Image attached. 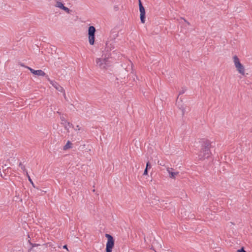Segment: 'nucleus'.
<instances>
[{
	"label": "nucleus",
	"instance_id": "obj_24",
	"mask_svg": "<svg viewBox=\"0 0 252 252\" xmlns=\"http://www.w3.org/2000/svg\"><path fill=\"white\" fill-rule=\"evenodd\" d=\"M114 9H115L116 11L118 10V6H114Z\"/></svg>",
	"mask_w": 252,
	"mask_h": 252
},
{
	"label": "nucleus",
	"instance_id": "obj_10",
	"mask_svg": "<svg viewBox=\"0 0 252 252\" xmlns=\"http://www.w3.org/2000/svg\"><path fill=\"white\" fill-rule=\"evenodd\" d=\"M168 171L170 175V177L173 179L175 178L176 176L179 174L178 172H172L169 169H168Z\"/></svg>",
	"mask_w": 252,
	"mask_h": 252
},
{
	"label": "nucleus",
	"instance_id": "obj_18",
	"mask_svg": "<svg viewBox=\"0 0 252 252\" xmlns=\"http://www.w3.org/2000/svg\"><path fill=\"white\" fill-rule=\"evenodd\" d=\"M151 168V163H150L149 161H148L147 163H146V169H150Z\"/></svg>",
	"mask_w": 252,
	"mask_h": 252
},
{
	"label": "nucleus",
	"instance_id": "obj_6",
	"mask_svg": "<svg viewBox=\"0 0 252 252\" xmlns=\"http://www.w3.org/2000/svg\"><path fill=\"white\" fill-rule=\"evenodd\" d=\"M138 5L139 7V11L140 12V20L142 23H144L145 22V9L142 5L141 0H138Z\"/></svg>",
	"mask_w": 252,
	"mask_h": 252
},
{
	"label": "nucleus",
	"instance_id": "obj_22",
	"mask_svg": "<svg viewBox=\"0 0 252 252\" xmlns=\"http://www.w3.org/2000/svg\"><path fill=\"white\" fill-rule=\"evenodd\" d=\"M62 93H63V94L64 97V98L66 99V95H65V90H64V92H62Z\"/></svg>",
	"mask_w": 252,
	"mask_h": 252
},
{
	"label": "nucleus",
	"instance_id": "obj_4",
	"mask_svg": "<svg viewBox=\"0 0 252 252\" xmlns=\"http://www.w3.org/2000/svg\"><path fill=\"white\" fill-rule=\"evenodd\" d=\"M233 58L235 66L237 68L239 73L244 75L245 74L244 66L241 64L239 58L236 55L234 56Z\"/></svg>",
	"mask_w": 252,
	"mask_h": 252
},
{
	"label": "nucleus",
	"instance_id": "obj_14",
	"mask_svg": "<svg viewBox=\"0 0 252 252\" xmlns=\"http://www.w3.org/2000/svg\"><path fill=\"white\" fill-rule=\"evenodd\" d=\"M29 243L32 246V248L29 250V252H30L32 250V248H33L34 247H37V246H38L40 245L38 244H33V243H31L30 241V240H29Z\"/></svg>",
	"mask_w": 252,
	"mask_h": 252
},
{
	"label": "nucleus",
	"instance_id": "obj_9",
	"mask_svg": "<svg viewBox=\"0 0 252 252\" xmlns=\"http://www.w3.org/2000/svg\"><path fill=\"white\" fill-rule=\"evenodd\" d=\"M55 6L57 7H59V8H61L62 10H63L64 11H65L67 13H70V12L71 11V10H70L67 7L64 6L63 4L62 3V2H60V1H57V3H56V4L55 5Z\"/></svg>",
	"mask_w": 252,
	"mask_h": 252
},
{
	"label": "nucleus",
	"instance_id": "obj_27",
	"mask_svg": "<svg viewBox=\"0 0 252 252\" xmlns=\"http://www.w3.org/2000/svg\"><path fill=\"white\" fill-rule=\"evenodd\" d=\"M57 113L59 114V115H61V113L59 112H57Z\"/></svg>",
	"mask_w": 252,
	"mask_h": 252
},
{
	"label": "nucleus",
	"instance_id": "obj_13",
	"mask_svg": "<svg viewBox=\"0 0 252 252\" xmlns=\"http://www.w3.org/2000/svg\"><path fill=\"white\" fill-rule=\"evenodd\" d=\"M60 119L62 121L61 124L63 125V126L66 124V123L67 122L63 116H61Z\"/></svg>",
	"mask_w": 252,
	"mask_h": 252
},
{
	"label": "nucleus",
	"instance_id": "obj_1",
	"mask_svg": "<svg viewBox=\"0 0 252 252\" xmlns=\"http://www.w3.org/2000/svg\"><path fill=\"white\" fill-rule=\"evenodd\" d=\"M211 142L210 140L206 139L202 141L201 149L198 155L199 159L203 160L211 156Z\"/></svg>",
	"mask_w": 252,
	"mask_h": 252
},
{
	"label": "nucleus",
	"instance_id": "obj_15",
	"mask_svg": "<svg viewBox=\"0 0 252 252\" xmlns=\"http://www.w3.org/2000/svg\"><path fill=\"white\" fill-rule=\"evenodd\" d=\"M19 166L21 167V169L24 172H26L27 173V171L26 170V169L25 168V166L23 165L22 162H20Z\"/></svg>",
	"mask_w": 252,
	"mask_h": 252
},
{
	"label": "nucleus",
	"instance_id": "obj_12",
	"mask_svg": "<svg viewBox=\"0 0 252 252\" xmlns=\"http://www.w3.org/2000/svg\"><path fill=\"white\" fill-rule=\"evenodd\" d=\"M64 128L67 130V131H69V128L70 127H73V125L72 124L67 122L66 124L63 125Z\"/></svg>",
	"mask_w": 252,
	"mask_h": 252
},
{
	"label": "nucleus",
	"instance_id": "obj_16",
	"mask_svg": "<svg viewBox=\"0 0 252 252\" xmlns=\"http://www.w3.org/2000/svg\"><path fill=\"white\" fill-rule=\"evenodd\" d=\"M27 174V177H28V179H29V181H30V182L32 184V186L34 188H35V186H34V184H33V182H32V180L31 179V178H30V177L29 175L28 174V172H27V174Z\"/></svg>",
	"mask_w": 252,
	"mask_h": 252
},
{
	"label": "nucleus",
	"instance_id": "obj_20",
	"mask_svg": "<svg viewBox=\"0 0 252 252\" xmlns=\"http://www.w3.org/2000/svg\"><path fill=\"white\" fill-rule=\"evenodd\" d=\"M148 169L145 168L144 171L143 175H147L148 174Z\"/></svg>",
	"mask_w": 252,
	"mask_h": 252
},
{
	"label": "nucleus",
	"instance_id": "obj_7",
	"mask_svg": "<svg viewBox=\"0 0 252 252\" xmlns=\"http://www.w3.org/2000/svg\"><path fill=\"white\" fill-rule=\"evenodd\" d=\"M46 78L57 90L61 92H64V89L56 82L50 80L48 75L46 76Z\"/></svg>",
	"mask_w": 252,
	"mask_h": 252
},
{
	"label": "nucleus",
	"instance_id": "obj_8",
	"mask_svg": "<svg viewBox=\"0 0 252 252\" xmlns=\"http://www.w3.org/2000/svg\"><path fill=\"white\" fill-rule=\"evenodd\" d=\"M26 68H27L28 69H29L31 73L34 75H37L38 76H47V75H46L45 73L42 70H35L30 67L28 66H25Z\"/></svg>",
	"mask_w": 252,
	"mask_h": 252
},
{
	"label": "nucleus",
	"instance_id": "obj_11",
	"mask_svg": "<svg viewBox=\"0 0 252 252\" xmlns=\"http://www.w3.org/2000/svg\"><path fill=\"white\" fill-rule=\"evenodd\" d=\"M72 143L69 141H68L66 143V144L63 147V150H67L68 149L71 148Z\"/></svg>",
	"mask_w": 252,
	"mask_h": 252
},
{
	"label": "nucleus",
	"instance_id": "obj_2",
	"mask_svg": "<svg viewBox=\"0 0 252 252\" xmlns=\"http://www.w3.org/2000/svg\"><path fill=\"white\" fill-rule=\"evenodd\" d=\"M108 57L98 58L96 59V66L101 69H107L110 66L111 63Z\"/></svg>",
	"mask_w": 252,
	"mask_h": 252
},
{
	"label": "nucleus",
	"instance_id": "obj_3",
	"mask_svg": "<svg viewBox=\"0 0 252 252\" xmlns=\"http://www.w3.org/2000/svg\"><path fill=\"white\" fill-rule=\"evenodd\" d=\"M105 236L107 238L106 252H112V249L114 246V239L110 234H105Z\"/></svg>",
	"mask_w": 252,
	"mask_h": 252
},
{
	"label": "nucleus",
	"instance_id": "obj_29",
	"mask_svg": "<svg viewBox=\"0 0 252 252\" xmlns=\"http://www.w3.org/2000/svg\"><path fill=\"white\" fill-rule=\"evenodd\" d=\"M94 191H95V189H94L93 190V191H94Z\"/></svg>",
	"mask_w": 252,
	"mask_h": 252
},
{
	"label": "nucleus",
	"instance_id": "obj_26",
	"mask_svg": "<svg viewBox=\"0 0 252 252\" xmlns=\"http://www.w3.org/2000/svg\"><path fill=\"white\" fill-rule=\"evenodd\" d=\"M4 167H5V168L6 167V164H4V166H2V168H3V169H4Z\"/></svg>",
	"mask_w": 252,
	"mask_h": 252
},
{
	"label": "nucleus",
	"instance_id": "obj_23",
	"mask_svg": "<svg viewBox=\"0 0 252 252\" xmlns=\"http://www.w3.org/2000/svg\"><path fill=\"white\" fill-rule=\"evenodd\" d=\"M182 115H184V114H185V108H183V109H182Z\"/></svg>",
	"mask_w": 252,
	"mask_h": 252
},
{
	"label": "nucleus",
	"instance_id": "obj_21",
	"mask_svg": "<svg viewBox=\"0 0 252 252\" xmlns=\"http://www.w3.org/2000/svg\"><path fill=\"white\" fill-rule=\"evenodd\" d=\"M181 18L183 19L184 20V21L188 24V25H190V23L189 22H188L185 19L183 18Z\"/></svg>",
	"mask_w": 252,
	"mask_h": 252
},
{
	"label": "nucleus",
	"instance_id": "obj_19",
	"mask_svg": "<svg viewBox=\"0 0 252 252\" xmlns=\"http://www.w3.org/2000/svg\"><path fill=\"white\" fill-rule=\"evenodd\" d=\"M236 252H247L245 250L244 247H242L240 249L238 250Z\"/></svg>",
	"mask_w": 252,
	"mask_h": 252
},
{
	"label": "nucleus",
	"instance_id": "obj_28",
	"mask_svg": "<svg viewBox=\"0 0 252 252\" xmlns=\"http://www.w3.org/2000/svg\"><path fill=\"white\" fill-rule=\"evenodd\" d=\"M21 65L22 66H24L23 64H21Z\"/></svg>",
	"mask_w": 252,
	"mask_h": 252
},
{
	"label": "nucleus",
	"instance_id": "obj_17",
	"mask_svg": "<svg viewBox=\"0 0 252 252\" xmlns=\"http://www.w3.org/2000/svg\"><path fill=\"white\" fill-rule=\"evenodd\" d=\"M186 91V89L184 88H182V90L180 91L179 95H181L185 93V91Z\"/></svg>",
	"mask_w": 252,
	"mask_h": 252
},
{
	"label": "nucleus",
	"instance_id": "obj_5",
	"mask_svg": "<svg viewBox=\"0 0 252 252\" xmlns=\"http://www.w3.org/2000/svg\"><path fill=\"white\" fill-rule=\"evenodd\" d=\"M95 28L93 26H91L88 28L89 41L90 45H93L94 43Z\"/></svg>",
	"mask_w": 252,
	"mask_h": 252
},
{
	"label": "nucleus",
	"instance_id": "obj_25",
	"mask_svg": "<svg viewBox=\"0 0 252 252\" xmlns=\"http://www.w3.org/2000/svg\"><path fill=\"white\" fill-rule=\"evenodd\" d=\"M63 249H66L67 250H68L67 248V245H64V246H63Z\"/></svg>",
	"mask_w": 252,
	"mask_h": 252
}]
</instances>
